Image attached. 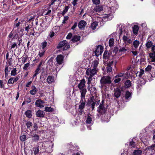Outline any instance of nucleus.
Instances as JSON below:
<instances>
[{"label":"nucleus","mask_w":155,"mask_h":155,"mask_svg":"<svg viewBox=\"0 0 155 155\" xmlns=\"http://www.w3.org/2000/svg\"><path fill=\"white\" fill-rule=\"evenodd\" d=\"M86 81L84 79H83L80 81V82L78 85L81 95H86L87 90L85 87Z\"/></svg>","instance_id":"nucleus-1"},{"label":"nucleus","mask_w":155,"mask_h":155,"mask_svg":"<svg viewBox=\"0 0 155 155\" xmlns=\"http://www.w3.org/2000/svg\"><path fill=\"white\" fill-rule=\"evenodd\" d=\"M100 82L102 87L105 84H110L111 83V78L108 76H103L101 78Z\"/></svg>","instance_id":"nucleus-2"},{"label":"nucleus","mask_w":155,"mask_h":155,"mask_svg":"<svg viewBox=\"0 0 155 155\" xmlns=\"http://www.w3.org/2000/svg\"><path fill=\"white\" fill-rule=\"evenodd\" d=\"M63 47V50H66L70 48V45L67 41L64 40L61 41L57 46V48L59 49Z\"/></svg>","instance_id":"nucleus-3"},{"label":"nucleus","mask_w":155,"mask_h":155,"mask_svg":"<svg viewBox=\"0 0 155 155\" xmlns=\"http://www.w3.org/2000/svg\"><path fill=\"white\" fill-rule=\"evenodd\" d=\"M46 151L50 153L52 151L53 144L51 141L45 142L44 143Z\"/></svg>","instance_id":"nucleus-4"},{"label":"nucleus","mask_w":155,"mask_h":155,"mask_svg":"<svg viewBox=\"0 0 155 155\" xmlns=\"http://www.w3.org/2000/svg\"><path fill=\"white\" fill-rule=\"evenodd\" d=\"M97 102V101L94 99V96H92L91 97L90 100L88 99L87 105L88 106H90L91 105L92 110H93L94 109L95 105Z\"/></svg>","instance_id":"nucleus-5"},{"label":"nucleus","mask_w":155,"mask_h":155,"mask_svg":"<svg viewBox=\"0 0 155 155\" xmlns=\"http://www.w3.org/2000/svg\"><path fill=\"white\" fill-rule=\"evenodd\" d=\"M85 96V95H81V100L78 107L79 109H83L85 107L86 102Z\"/></svg>","instance_id":"nucleus-6"},{"label":"nucleus","mask_w":155,"mask_h":155,"mask_svg":"<svg viewBox=\"0 0 155 155\" xmlns=\"http://www.w3.org/2000/svg\"><path fill=\"white\" fill-rule=\"evenodd\" d=\"M97 73V70L96 68H88L86 70V74L87 75L93 76L95 75Z\"/></svg>","instance_id":"nucleus-7"},{"label":"nucleus","mask_w":155,"mask_h":155,"mask_svg":"<svg viewBox=\"0 0 155 155\" xmlns=\"http://www.w3.org/2000/svg\"><path fill=\"white\" fill-rule=\"evenodd\" d=\"M107 110V108L104 107V105L100 104L97 107V111L101 114H105Z\"/></svg>","instance_id":"nucleus-8"},{"label":"nucleus","mask_w":155,"mask_h":155,"mask_svg":"<svg viewBox=\"0 0 155 155\" xmlns=\"http://www.w3.org/2000/svg\"><path fill=\"white\" fill-rule=\"evenodd\" d=\"M103 47L101 45H98L96 48V50L94 51L95 55L97 56L101 55L103 51Z\"/></svg>","instance_id":"nucleus-9"},{"label":"nucleus","mask_w":155,"mask_h":155,"mask_svg":"<svg viewBox=\"0 0 155 155\" xmlns=\"http://www.w3.org/2000/svg\"><path fill=\"white\" fill-rule=\"evenodd\" d=\"M111 52H108L107 51H105L103 54V61L104 62L106 60H108L110 59V57H112Z\"/></svg>","instance_id":"nucleus-10"},{"label":"nucleus","mask_w":155,"mask_h":155,"mask_svg":"<svg viewBox=\"0 0 155 155\" xmlns=\"http://www.w3.org/2000/svg\"><path fill=\"white\" fill-rule=\"evenodd\" d=\"M103 10V7L102 5H96L92 10V12L93 13L97 12H100Z\"/></svg>","instance_id":"nucleus-11"},{"label":"nucleus","mask_w":155,"mask_h":155,"mask_svg":"<svg viewBox=\"0 0 155 155\" xmlns=\"http://www.w3.org/2000/svg\"><path fill=\"white\" fill-rule=\"evenodd\" d=\"M64 58V56L61 54L58 55L56 58L57 63L59 65L61 64L63 62Z\"/></svg>","instance_id":"nucleus-12"},{"label":"nucleus","mask_w":155,"mask_h":155,"mask_svg":"<svg viewBox=\"0 0 155 155\" xmlns=\"http://www.w3.org/2000/svg\"><path fill=\"white\" fill-rule=\"evenodd\" d=\"M44 103V102L42 100L39 99L36 101L35 105L36 107H44L43 105Z\"/></svg>","instance_id":"nucleus-13"},{"label":"nucleus","mask_w":155,"mask_h":155,"mask_svg":"<svg viewBox=\"0 0 155 155\" xmlns=\"http://www.w3.org/2000/svg\"><path fill=\"white\" fill-rule=\"evenodd\" d=\"M121 91L119 88L114 89V96L117 98L119 97L121 95Z\"/></svg>","instance_id":"nucleus-14"},{"label":"nucleus","mask_w":155,"mask_h":155,"mask_svg":"<svg viewBox=\"0 0 155 155\" xmlns=\"http://www.w3.org/2000/svg\"><path fill=\"white\" fill-rule=\"evenodd\" d=\"M87 24L86 22L84 20L81 21L78 23V27L81 29L84 28Z\"/></svg>","instance_id":"nucleus-15"},{"label":"nucleus","mask_w":155,"mask_h":155,"mask_svg":"<svg viewBox=\"0 0 155 155\" xmlns=\"http://www.w3.org/2000/svg\"><path fill=\"white\" fill-rule=\"evenodd\" d=\"M36 116L39 117H45V113L41 110H38L36 113Z\"/></svg>","instance_id":"nucleus-16"},{"label":"nucleus","mask_w":155,"mask_h":155,"mask_svg":"<svg viewBox=\"0 0 155 155\" xmlns=\"http://www.w3.org/2000/svg\"><path fill=\"white\" fill-rule=\"evenodd\" d=\"M113 63V61H110L109 63L107 64V66L106 68L107 72H110L112 71V68L111 67Z\"/></svg>","instance_id":"nucleus-17"},{"label":"nucleus","mask_w":155,"mask_h":155,"mask_svg":"<svg viewBox=\"0 0 155 155\" xmlns=\"http://www.w3.org/2000/svg\"><path fill=\"white\" fill-rule=\"evenodd\" d=\"M132 30L133 33L135 35H137L139 30V27L137 25H135L132 28Z\"/></svg>","instance_id":"nucleus-18"},{"label":"nucleus","mask_w":155,"mask_h":155,"mask_svg":"<svg viewBox=\"0 0 155 155\" xmlns=\"http://www.w3.org/2000/svg\"><path fill=\"white\" fill-rule=\"evenodd\" d=\"M81 37L80 36L75 35L71 39V41L74 42H76L80 40Z\"/></svg>","instance_id":"nucleus-19"},{"label":"nucleus","mask_w":155,"mask_h":155,"mask_svg":"<svg viewBox=\"0 0 155 155\" xmlns=\"http://www.w3.org/2000/svg\"><path fill=\"white\" fill-rule=\"evenodd\" d=\"M54 81V77L52 76H49L47 79V82L49 84H51Z\"/></svg>","instance_id":"nucleus-20"},{"label":"nucleus","mask_w":155,"mask_h":155,"mask_svg":"<svg viewBox=\"0 0 155 155\" xmlns=\"http://www.w3.org/2000/svg\"><path fill=\"white\" fill-rule=\"evenodd\" d=\"M31 136L32 137V140L34 142L37 141L39 140V136L37 134L32 135Z\"/></svg>","instance_id":"nucleus-21"},{"label":"nucleus","mask_w":155,"mask_h":155,"mask_svg":"<svg viewBox=\"0 0 155 155\" xmlns=\"http://www.w3.org/2000/svg\"><path fill=\"white\" fill-rule=\"evenodd\" d=\"M132 94L129 91H127L126 92L125 97L127 101L129 100V99H130Z\"/></svg>","instance_id":"nucleus-22"},{"label":"nucleus","mask_w":155,"mask_h":155,"mask_svg":"<svg viewBox=\"0 0 155 155\" xmlns=\"http://www.w3.org/2000/svg\"><path fill=\"white\" fill-rule=\"evenodd\" d=\"M152 52L149 54V56L150 58H152V62L155 61V51H153Z\"/></svg>","instance_id":"nucleus-23"},{"label":"nucleus","mask_w":155,"mask_h":155,"mask_svg":"<svg viewBox=\"0 0 155 155\" xmlns=\"http://www.w3.org/2000/svg\"><path fill=\"white\" fill-rule=\"evenodd\" d=\"M25 114L26 116L28 118H31V117L32 113V111L31 110H27L25 112Z\"/></svg>","instance_id":"nucleus-24"},{"label":"nucleus","mask_w":155,"mask_h":155,"mask_svg":"<svg viewBox=\"0 0 155 155\" xmlns=\"http://www.w3.org/2000/svg\"><path fill=\"white\" fill-rule=\"evenodd\" d=\"M125 86L126 88H129L131 85V82L130 80H127L125 82Z\"/></svg>","instance_id":"nucleus-25"},{"label":"nucleus","mask_w":155,"mask_h":155,"mask_svg":"<svg viewBox=\"0 0 155 155\" xmlns=\"http://www.w3.org/2000/svg\"><path fill=\"white\" fill-rule=\"evenodd\" d=\"M32 89L30 91V94L32 95H34L36 94L37 92L36 88L35 86H32Z\"/></svg>","instance_id":"nucleus-26"},{"label":"nucleus","mask_w":155,"mask_h":155,"mask_svg":"<svg viewBox=\"0 0 155 155\" xmlns=\"http://www.w3.org/2000/svg\"><path fill=\"white\" fill-rule=\"evenodd\" d=\"M155 147V143L153 144H152L151 146L147 147L146 148V150H150L152 151L154 150V148Z\"/></svg>","instance_id":"nucleus-27"},{"label":"nucleus","mask_w":155,"mask_h":155,"mask_svg":"<svg viewBox=\"0 0 155 155\" xmlns=\"http://www.w3.org/2000/svg\"><path fill=\"white\" fill-rule=\"evenodd\" d=\"M97 25V22L96 21H95L91 24L90 27L92 30H94L96 29Z\"/></svg>","instance_id":"nucleus-28"},{"label":"nucleus","mask_w":155,"mask_h":155,"mask_svg":"<svg viewBox=\"0 0 155 155\" xmlns=\"http://www.w3.org/2000/svg\"><path fill=\"white\" fill-rule=\"evenodd\" d=\"M139 44V41L137 40H135L133 42V45L135 49L138 48Z\"/></svg>","instance_id":"nucleus-29"},{"label":"nucleus","mask_w":155,"mask_h":155,"mask_svg":"<svg viewBox=\"0 0 155 155\" xmlns=\"http://www.w3.org/2000/svg\"><path fill=\"white\" fill-rule=\"evenodd\" d=\"M142 153V151L139 150H134L133 152V154L134 155H141Z\"/></svg>","instance_id":"nucleus-30"},{"label":"nucleus","mask_w":155,"mask_h":155,"mask_svg":"<svg viewBox=\"0 0 155 155\" xmlns=\"http://www.w3.org/2000/svg\"><path fill=\"white\" fill-rule=\"evenodd\" d=\"M54 110V109L51 107H45V111L46 112H53Z\"/></svg>","instance_id":"nucleus-31"},{"label":"nucleus","mask_w":155,"mask_h":155,"mask_svg":"<svg viewBox=\"0 0 155 155\" xmlns=\"http://www.w3.org/2000/svg\"><path fill=\"white\" fill-rule=\"evenodd\" d=\"M69 8V6H65V8L63 10V12L61 13V14L62 15L64 16V15L67 12L68 9Z\"/></svg>","instance_id":"nucleus-32"},{"label":"nucleus","mask_w":155,"mask_h":155,"mask_svg":"<svg viewBox=\"0 0 155 155\" xmlns=\"http://www.w3.org/2000/svg\"><path fill=\"white\" fill-rule=\"evenodd\" d=\"M114 39L112 38L110 39L109 41V45L111 47L114 44Z\"/></svg>","instance_id":"nucleus-33"},{"label":"nucleus","mask_w":155,"mask_h":155,"mask_svg":"<svg viewBox=\"0 0 155 155\" xmlns=\"http://www.w3.org/2000/svg\"><path fill=\"white\" fill-rule=\"evenodd\" d=\"M45 50L44 49H43L40 51L38 54V55H39V57L40 58L42 57L45 54Z\"/></svg>","instance_id":"nucleus-34"},{"label":"nucleus","mask_w":155,"mask_h":155,"mask_svg":"<svg viewBox=\"0 0 155 155\" xmlns=\"http://www.w3.org/2000/svg\"><path fill=\"white\" fill-rule=\"evenodd\" d=\"M28 129L29 128L31 127L32 126L33 124L30 121H27L26 124Z\"/></svg>","instance_id":"nucleus-35"},{"label":"nucleus","mask_w":155,"mask_h":155,"mask_svg":"<svg viewBox=\"0 0 155 155\" xmlns=\"http://www.w3.org/2000/svg\"><path fill=\"white\" fill-rule=\"evenodd\" d=\"M153 44L152 41H148L146 44V46L147 48H149L151 47L153 45Z\"/></svg>","instance_id":"nucleus-36"},{"label":"nucleus","mask_w":155,"mask_h":155,"mask_svg":"<svg viewBox=\"0 0 155 155\" xmlns=\"http://www.w3.org/2000/svg\"><path fill=\"white\" fill-rule=\"evenodd\" d=\"M92 121V118L91 117L89 116H88L87 117L86 122L87 124H91Z\"/></svg>","instance_id":"nucleus-37"},{"label":"nucleus","mask_w":155,"mask_h":155,"mask_svg":"<svg viewBox=\"0 0 155 155\" xmlns=\"http://www.w3.org/2000/svg\"><path fill=\"white\" fill-rule=\"evenodd\" d=\"M48 45V43L45 41H44L41 44L42 48V49H44Z\"/></svg>","instance_id":"nucleus-38"},{"label":"nucleus","mask_w":155,"mask_h":155,"mask_svg":"<svg viewBox=\"0 0 155 155\" xmlns=\"http://www.w3.org/2000/svg\"><path fill=\"white\" fill-rule=\"evenodd\" d=\"M16 68H14L12 70L11 72V76H15L17 74L16 73Z\"/></svg>","instance_id":"nucleus-39"},{"label":"nucleus","mask_w":155,"mask_h":155,"mask_svg":"<svg viewBox=\"0 0 155 155\" xmlns=\"http://www.w3.org/2000/svg\"><path fill=\"white\" fill-rule=\"evenodd\" d=\"M26 137L25 135H23L20 137V140L22 141H24L25 140Z\"/></svg>","instance_id":"nucleus-40"},{"label":"nucleus","mask_w":155,"mask_h":155,"mask_svg":"<svg viewBox=\"0 0 155 155\" xmlns=\"http://www.w3.org/2000/svg\"><path fill=\"white\" fill-rule=\"evenodd\" d=\"M136 144L132 140L129 143V145L130 146L132 147H134L136 146Z\"/></svg>","instance_id":"nucleus-41"},{"label":"nucleus","mask_w":155,"mask_h":155,"mask_svg":"<svg viewBox=\"0 0 155 155\" xmlns=\"http://www.w3.org/2000/svg\"><path fill=\"white\" fill-rule=\"evenodd\" d=\"M98 63H99L97 61L95 60L94 61V64L93 65V68H96V67H97Z\"/></svg>","instance_id":"nucleus-42"},{"label":"nucleus","mask_w":155,"mask_h":155,"mask_svg":"<svg viewBox=\"0 0 155 155\" xmlns=\"http://www.w3.org/2000/svg\"><path fill=\"white\" fill-rule=\"evenodd\" d=\"M54 31H51L50 32L49 35L48 36L50 38H52L54 36Z\"/></svg>","instance_id":"nucleus-43"},{"label":"nucleus","mask_w":155,"mask_h":155,"mask_svg":"<svg viewBox=\"0 0 155 155\" xmlns=\"http://www.w3.org/2000/svg\"><path fill=\"white\" fill-rule=\"evenodd\" d=\"M30 64L29 63H27L24 65L23 69L24 70H28V68Z\"/></svg>","instance_id":"nucleus-44"},{"label":"nucleus","mask_w":155,"mask_h":155,"mask_svg":"<svg viewBox=\"0 0 155 155\" xmlns=\"http://www.w3.org/2000/svg\"><path fill=\"white\" fill-rule=\"evenodd\" d=\"M128 37L125 35H124L123 37V41L125 43L128 39Z\"/></svg>","instance_id":"nucleus-45"},{"label":"nucleus","mask_w":155,"mask_h":155,"mask_svg":"<svg viewBox=\"0 0 155 155\" xmlns=\"http://www.w3.org/2000/svg\"><path fill=\"white\" fill-rule=\"evenodd\" d=\"M138 72H139V74L138 75V76L139 77H141L142 75L144 73V71L143 70L141 69L140 70V71Z\"/></svg>","instance_id":"nucleus-46"},{"label":"nucleus","mask_w":155,"mask_h":155,"mask_svg":"<svg viewBox=\"0 0 155 155\" xmlns=\"http://www.w3.org/2000/svg\"><path fill=\"white\" fill-rule=\"evenodd\" d=\"M53 63V60L52 58H50L48 61L47 64L50 66H52Z\"/></svg>","instance_id":"nucleus-47"},{"label":"nucleus","mask_w":155,"mask_h":155,"mask_svg":"<svg viewBox=\"0 0 155 155\" xmlns=\"http://www.w3.org/2000/svg\"><path fill=\"white\" fill-rule=\"evenodd\" d=\"M93 3L95 5H98L100 3V0H92Z\"/></svg>","instance_id":"nucleus-48"},{"label":"nucleus","mask_w":155,"mask_h":155,"mask_svg":"<svg viewBox=\"0 0 155 155\" xmlns=\"http://www.w3.org/2000/svg\"><path fill=\"white\" fill-rule=\"evenodd\" d=\"M127 51V49L124 47L120 48L119 50V52H125Z\"/></svg>","instance_id":"nucleus-49"},{"label":"nucleus","mask_w":155,"mask_h":155,"mask_svg":"<svg viewBox=\"0 0 155 155\" xmlns=\"http://www.w3.org/2000/svg\"><path fill=\"white\" fill-rule=\"evenodd\" d=\"M151 65H148L145 68L146 71H150L151 70Z\"/></svg>","instance_id":"nucleus-50"},{"label":"nucleus","mask_w":155,"mask_h":155,"mask_svg":"<svg viewBox=\"0 0 155 155\" xmlns=\"http://www.w3.org/2000/svg\"><path fill=\"white\" fill-rule=\"evenodd\" d=\"M13 78H11L8 80V83L9 84H12L14 83Z\"/></svg>","instance_id":"nucleus-51"},{"label":"nucleus","mask_w":155,"mask_h":155,"mask_svg":"<svg viewBox=\"0 0 155 155\" xmlns=\"http://www.w3.org/2000/svg\"><path fill=\"white\" fill-rule=\"evenodd\" d=\"M59 27L58 26H55L53 28L52 31H59Z\"/></svg>","instance_id":"nucleus-52"},{"label":"nucleus","mask_w":155,"mask_h":155,"mask_svg":"<svg viewBox=\"0 0 155 155\" xmlns=\"http://www.w3.org/2000/svg\"><path fill=\"white\" fill-rule=\"evenodd\" d=\"M72 36V34L71 33H69L67 35L66 38L67 39H69L71 38Z\"/></svg>","instance_id":"nucleus-53"},{"label":"nucleus","mask_w":155,"mask_h":155,"mask_svg":"<svg viewBox=\"0 0 155 155\" xmlns=\"http://www.w3.org/2000/svg\"><path fill=\"white\" fill-rule=\"evenodd\" d=\"M118 51V48L117 47H115L114 48L113 50V52L115 54H116Z\"/></svg>","instance_id":"nucleus-54"},{"label":"nucleus","mask_w":155,"mask_h":155,"mask_svg":"<svg viewBox=\"0 0 155 155\" xmlns=\"http://www.w3.org/2000/svg\"><path fill=\"white\" fill-rule=\"evenodd\" d=\"M38 126L36 123H34L33 126L34 130H36L38 128Z\"/></svg>","instance_id":"nucleus-55"},{"label":"nucleus","mask_w":155,"mask_h":155,"mask_svg":"<svg viewBox=\"0 0 155 155\" xmlns=\"http://www.w3.org/2000/svg\"><path fill=\"white\" fill-rule=\"evenodd\" d=\"M77 26V23L76 22H75L74 25L72 26L71 28V29L73 30H74L75 28H76V27Z\"/></svg>","instance_id":"nucleus-56"},{"label":"nucleus","mask_w":155,"mask_h":155,"mask_svg":"<svg viewBox=\"0 0 155 155\" xmlns=\"http://www.w3.org/2000/svg\"><path fill=\"white\" fill-rule=\"evenodd\" d=\"M91 91H92V92H94V93H95L96 92V88L95 87H93L91 89Z\"/></svg>","instance_id":"nucleus-57"},{"label":"nucleus","mask_w":155,"mask_h":155,"mask_svg":"<svg viewBox=\"0 0 155 155\" xmlns=\"http://www.w3.org/2000/svg\"><path fill=\"white\" fill-rule=\"evenodd\" d=\"M80 110L78 111V115H81L84 112L83 109H79Z\"/></svg>","instance_id":"nucleus-58"},{"label":"nucleus","mask_w":155,"mask_h":155,"mask_svg":"<svg viewBox=\"0 0 155 155\" xmlns=\"http://www.w3.org/2000/svg\"><path fill=\"white\" fill-rule=\"evenodd\" d=\"M121 80V78H118L117 79H116L114 80V82L115 83H117L119 82Z\"/></svg>","instance_id":"nucleus-59"},{"label":"nucleus","mask_w":155,"mask_h":155,"mask_svg":"<svg viewBox=\"0 0 155 155\" xmlns=\"http://www.w3.org/2000/svg\"><path fill=\"white\" fill-rule=\"evenodd\" d=\"M16 47V48H17V45L15 42L11 46V49H12Z\"/></svg>","instance_id":"nucleus-60"},{"label":"nucleus","mask_w":155,"mask_h":155,"mask_svg":"<svg viewBox=\"0 0 155 155\" xmlns=\"http://www.w3.org/2000/svg\"><path fill=\"white\" fill-rule=\"evenodd\" d=\"M32 82V81H30L28 82V83H27L26 85V87H29V86H30Z\"/></svg>","instance_id":"nucleus-61"},{"label":"nucleus","mask_w":155,"mask_h":155,"mask_svg":"<svg viewBox=\"0 0 155 155\" xmlns=\"http://www.w3.org/2000/svg\"><path fill=\"white\" fill-rule=\"evenodd\" d=\"M38 148H35V150L34 151V153L35 154V155H36L38 154Z\"/></svg>","instance_id":"nucleus-62"},{"label":"nucleus","mask_w":155,"mask_h":155,"mask_svg":"<svg viewBox=\"0 0 155 155\" xmlns=\"http://www.w3.org/2000/svg\"><path fill=\"white\" fill-rule=\"evenodd\" d=\"M25 101L28 103H30L31 101V99L30 97H28L26 99Z\"/></svg>","instance_id":"nucleus-63"},{"label":"nucleus","mask_w":155,"mask_h":155,"mask_svg":"<svg viewBox=\"0 0 155 155\" xmlns=\"http://www.w3.org/2000/svg\"><path fill=\"white\" fill-rule=\"evenodd\" d=\"M18 41L19 42V43L18 44V45L20 46V44H21V43L22 42V39L21 38H18Z\"/></svg>","instance_id":"nucleus-64"}]
</instances>
